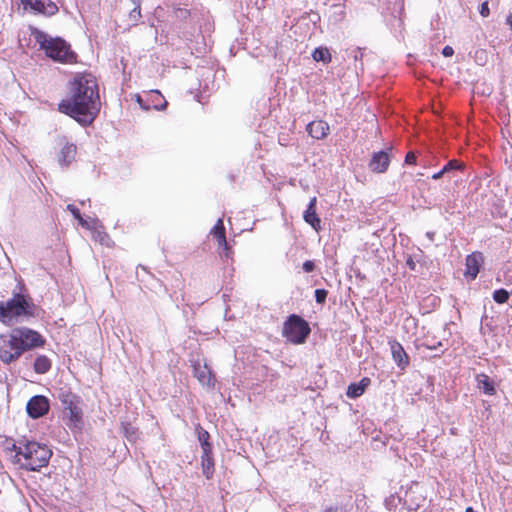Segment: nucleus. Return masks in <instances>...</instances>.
I'll list each match as a JSON object with an SVG mask.
<instances>
[{
	"label": "nucleus",
	"instance_id": "obj_28",
	"mask_svg": "<svg viewBox=\"0 0 512 512\" xmlns=\"http://www.w3.org/2000/svg\"><path fill=\"white\" fill-rule=\"evenodd\" d=\"M315 300L318 304H324L328 295L327 290L325 289H316L315 292Z\"/></svg>",
	"mask_w": 512,
	"mask_h": 512
},
{
	"label": "nucleus",
	"instance_id": "obj_3",
	"mask_svg": "<svg viewBox=\"0 0 512 512\" xmlns=\"http://www.w3.org/2000/svg\"><path fill=\"white\" fill-rule=\"evenodd\" d=\"M51 456L52 451L47 445L25 440L24 447H19L18 456H13L11 461L20 469L39 471L48 465Z\"/></svg>",
	"mask_w": 512,
	"mask_h": 512
},
{
	"label": "nucleus",
	"instance_id": "obj_36",
	"mask_svg": "<svg viewBox=\"0 0 512 512\" xmlns=\"http://www.w3.org/2000/svg\"><path fill=\"white\" fill-rule=\"evenodd\" d=\"M453 54H454V50H453V48L451 46H445L442 49V55L444 57H451Z\"/></svg>",
	"mask_w": 512,
	"mask_h": 512
},
{
	"label": "nucleus",
	"instance_id": "obj_9",
	"mask_svg": "<svg viewBox=\"0 0 512 512\" xmlns=\"http://www.w3.org/2000/svg\"><path fill=\"white\" fill-rule=\"evenodd\" d=\"M58 145L61 146L57 153L58 163L61 167H68L75 160L77 147L74 143L68 142L65 137L59 139Z\"/></svg>",
	"mask_w": 512,
	"mask_h": 512
},
{
	"label": "nucleus",
	"instance_id": "obj_10",
	"mask_svg": "<svg viewBox=\"0 0 512 512\" xmlns=\"http://www.w3.org/2000/svg\"><path fill=\"white\" fill-rule=\"evenodd\" d=\"M390 164V158L387 152L378 151L373 153L372 158L369 162V168L375 173L385 172Z\"/></svg>",
	"mask_w": 512,
	"mask_h": 512
},
{
	"label": "nucleus",
	"instance_id": "obj_39",
	"mask_svg": "<svg viewBox=\"0 0 512 512\" xmlns=\"http://www.w3.org/2000/svg\"><path fill=\"white\" fill-rule=\"evenodd\" d=\"M358 385H362V388H364V391L366 390L367 386L370 384V379L365 377L362 378L360 382L357 383Z\"/></svg>",
	"mask_w": 512,
	"mask_h": 512
},
{
	"label": "nucleus",
	"instance_id": "obj_21",
	"mask_svg": "<svg viewBox=\"0 0 512 512\" xmlns=\"http://www.w3.org/2000/svg\"><path fill=\"white\" fill-rule=\"evenodd\" d=\"M121 430H122L123 435L125 436V438L128 441H130V442L136 441V439L138 437V430L136 427H134L133 425H131L128 422H122Z\"/></svg>",
	"mask_w": 512,
	"mask_h": 512
},
{
	"label": "nucleus",
	"instance_id": "obj_34",
	"mask_svg": "<svg viewBox=\"0 0 512 512\" xmlns=\"http://www.w3.org/2000/svg\"><path fill=\"white\" fill-rule=\"evenodd\" d=\"M24 442H25V440H21L18 442V444L13 443L11 448H9L11 451L15 452L14 456H18L19 447H24Z\"/></svg>",
	"mask_w": 512,
	"mask_h": 512
},
{
	"label": "nucleus",
	"instance_id": "obj_24",
	"mask_svg": "<svg viewBox=\"0 0 512 512\" xmlns=\"http://www.w3.org/2000/svg\"><path fill=\"white\" fill-rule=\"evenodd\" d=\"M67 210H69L71 214L74 216V218L78 220L79 225L86 229L91 228L89 221L82 217L79 209L76 206H74L73 204H68Z\"/></svg>",
	"mask_w": 512,
	"mask_h": 512
},
{
	"label": "nucleus",
	"instance_id": "obj_12",
	"mask_svg": "<svg viewBox=\"0 0 512 512\" xmlns=\"http://www.w3.org/2000/svg\"><path fill=\"white\" fill-rule=\"evenodd\" d=\"M316 204H317V198L312 197L309 201V204H308L306 210L303 213V219L306 223L311 225V227L314 230L318 231L321 229V220L316 213Z\"/></svg>",
	"mask_w": 512,
	"mask_h": 512
},
{
	"label": "nucleus",
	"instance_id": "obj_22",
	"mask_svg": "<svg viewBox=\"0 0 512 512\" xmlns=\"http://www.w3.org/2000/svg\"><path fill=\"white\" fill-rule=\"evenodd\" d=\"M197 432H198V440L201 444L202 452L203 451L211 452L212 446L209 443L210 434L206 430H204L202 427H198Z\"/></svg>",
	"mask_w": 512,
	"mask_h": 512
},
{
	"label": "nucleus",
	"instance_id": "obj_6",
	"mask_svg": "<svg viewBox=\"0 0 512 512\" xmlns=\"http://www.w3.org/2000/svg\"><path fill=\"white\" fill-rule=\"evenodd\" d=\"M310 332L308 322L296 314H291L283 324L282 335L293 344H303Z\"/></svg>",
	"mask_w": 512,
	"mask_h": 512
},
{
	"label": "nucleus",
	"instance_id": "obj_23",
	"mask_svg": "<svg viewBox=\"0 0 512 512\" xmlns=\"http://www.w3.org/2000/svg\"><path fill=\"white\" fill-rule=\"evenodd\" d=\"M312 57L317 62L329 63L331 62V54L326 47H318L313 53Z\"/></svg>",
	"mask_w": 512,
	"mask_h": 512
},
{
	"label": "nucleus",
	"instance_id": "obj_35",
	"mask_svg": "<svg viewBox=\"0 0 512 512\" xmlns=\"http://www.w3.org/2000/svg\"><path fill=\"white\" fill-rule=\"evenodd\" d=\"M405 162L407 164H414L416 162V156L413 152H408L405 156Z\"/></svg>",
	"mask_w": 512,
	"mask_h": 512
},
{
	"label": "nucleus",
	"instance_id": "obj_31",
	"mask_svg": "<svg viewBox=\"0 0 512 512\" xmlns=\"http://www.w3.org/2000/svg\"><path fill=\"white\" fill-rule=\"evenodd\" d=\"M302 268L305 272L310 273L315 269V264L313 261L307 260L303 263Z\"/></svg>",
	"mask_w": 512,
	"mask_h": 512
},
{
	"label": "nucleus",
	"instance_id": "obj_7",
	"mask_svg": "<svg viewBox=\"0 0 512 512\" xmlns=\"http://www.w3.org/2000/svg\"><path fill=\"white\" fill-rule=\"evenodd\" d=\"M58 399L63 405V413L69 421L68 425L78 427L82 423L83 415L80 397L68 390L61 389Z\"/></svg>",
	"mask_w": 512,
	"mask_h": 512
},
{
	"label": "nucleus",
	"instance_id": "obj_20",
	"mask_svg": "<svg viewBox=\"0 0 512 512\" xmlns=\"http://www.w3.org/2000/svg\"><path fill=\"white\" fill-rule=\"evenodd\" d=\"M51 368V361L45 355H39L34 362V370L38 374H45Z\"/></svg>",
	"mask_w": 512,
	"mask_h": 512
},
{
	"label": "nucleus",
	"instance_id": "obj_32",
	"mask_svg": "<svg viewBox=\"0 0 512 512\" xmlns=\"http://www.w3.org/2000/svg\"><path fill=\"white\" fill-rule=\"evenodd\" d=\"M323 512H345L341 505L335 504L324 509Z\"/></svg>",
	"mask_w": 512,
	"mask_h": 512
},
{
	"label": "nucleus",
	"instance_id": "obj_42",
	"mask_svg": "<svg viewBox=\"0 0 512 512\" xmlns=\"http://www.w3.org/2000/svg\"><path fill=\"white\" fill-rule=\"evenodd\" d=\"M134 6H141L142 0H130Z\"/></svg>",
	"mask_w": 512,
	"mask_h": 512
},
{
	"label": "nucleus",
	"instance_id": "obj_18",
	"mask_svg": "<svg viewBox=\"0 0 512 512\" xmlns=\"http://www.w3.org/2000/svg\"><path fill=\"white\" fill-rule=\"evenodd\" d=\"M201 459H202L203 474L206 476L207 479H210L214 473V461L212 458V451L211 452L203 451Z\"/></svg>",
	"mask_w": 512,
	"mask_h": 512
},
{
	"label": "nucleus",
	"instance_id": "obj_4",
	"mask_svg": "<svg viewBox=\"0 0 512 512\" xmlns=\"http://www.w3.org/2000/svg\"><path fill=\"white\" fill-rule=\"evenodd\" d=\"M32 35L47 57L60 63L76 62L77 55L65 40L59 37L52 38L38 29H34Z\"/></svg>",
	"mask_w": 512,
	"mask_h": 512
},
{
	"label": "nucleus",
	"instance_id": "obj_27",
	"mask_svg": "<svg viewBox=\"0 0 512 512\" xmlns=\"http://www.w3.org/2000/svg\"><path fill=\"white\" fill-rule=\"evenodd\" d=\"M464 168V164L455 160V159H452L450 161H448L444 167L442 168V172H445L446 174H449L453 171H456V170H462Z\"/></svg>",
	"mask_w": 512,
	"mask_h": 512
},
{
	"label": "nucleus",
	"instance_id": "obj_15",
	"mask_svg": "<svg viewBox=\"0 0 512 512\" xmlns=\"http://www.w3.org/2000/svg\"><path fill=\"white\" fill-rule=\"evenodd\" d=\"M483 256L481 253L476 252L467 256L466 258V272L465 274L475 279L480 271Z\"/></svg>",
	"mask_w": 512,
	"mask_h": 512
},
{
	"label": "nucleus",
	"instance_id": "obj_8",
	"mask_svg": "<svg viewBox=\"0 0 512 512\" xmlns=\"http://www.w3.org/2000/svg\"><path fill=\"white\" fill-rule=\"evenodd\" d=\"M50 409L49 400L43 395H35L29 399L26 411L32 419H38L48 413Z\"/></svg>",
	"mask_w": 512,
	"mask_h": 512
},
{
	"label": "nucleus",
	"instance_id": "obj_5",
	"mask_svg": "<svg viewBox=\"0 0 512 512\" xmlns=\"http://www.w3.org/2000/svg\"><path fill=\"white\" fill-rule=\"evenodd\" d=\"M30 305L21 294H16L6 302H0V321L13 325L20 316L31 315Z\"/></svg>",
	"mask_w": 512,
	"mask_h": 512
},
{
	"label": "nucleus",
	"instance_id": "obj_38",
	"mask_svg": "<svg viewBox=\"0 0 512 512\" xmlns=\"http://www.w3.org/2000/svg\"><path fill=\"white\" fill-rule=\"evenodd\" d=\"M406 264L407 266L411 269V270H415L416 268V263L414 262L413 258L411 256H409L407 258V261H406Z\"/></svg>",
	"mask_w": 512,
	"mask_h": 512
},
{
	"label": "nucleus",
	"instance_id": "obj_17",
	"mask_svg": "<svg viewBox=\"0 0 512 512\" xmlns=\"http://www.w3.org/2000/svg\"><path fill=\"white\" fill-rule=\"evenodd\" d=\"M477 387L486 395H494L496 392L494 382L488 375L481 373L476 376Z\"/></svg>",
	"mask_w": 512,
	"mask_h": 512
},
{
	"label": "nucleus",
	"instance_id": "obj_14",
	"mask_svg": "<svg viewBox=\"0 0 512 512\" xmlns=\"http://www.w3.org/2000/svg\"><path fill=\"white\" fill-rule=\"evenodd\" d=\"M306 131L312 138L320 140L329 134L330 127L327 122L317 120L310 122L306 127Z\"/></svg>",
	"mask_w": 512,
	"mask_h": 512
},
{
	"label": "nucleus",
	"instance_id": "obj_37",
	"mask_svg": "<svg viewBox=\"0 0 512 512\" xmlns=\"http://www.w3.org/2000/svg\"><path fill=\"white\" fill-rule=\"evenodd\" d=\"M353 58L355 61L361 60L363 58V52L361 48H356L353 50Z\"/></svg>",
	"mask_w": 512,
	"mask_h": 512
},
{
	"label": "nucleus",
	"instance_id": "obj_43",
	"mask_svg": "<svg viewBox=\"0 0 512 512\" xmlns=\"http://www.w3.org/2000/svg\"><path fill=\"white\" fill-rule=\"evenodd\" d=\"M167 106V102L165 101L161 107H156L158 110H163Z\"/></svg>",
	"mask_w": 512,
	"mask_h": 512
},
{
	"label": "nucleus",
	"instance_id": "obj_25",
	"mask_svg": "<svg viewBox=\"0 0 512 512\" xmlns=\"http://www.w3.org/2000/svg\"><path fill=\"white\" fill-rule=\"evenodd\" d=\"M363 393L364 388H362V385H358L357 383H351L347 388L346 395L351 399H355L357 397H360Z\"/></svg>",
	"mask_w": 512,
	"mask_h": 512
},
{
	"label": "nucleus",
	"instance_id": "obj_40",
	"mask_svg": "<svg viewBox=\"0 0 512 512\" xmlns=\"http://www.w3.org/2000/svg\"><path fill=\"white\" fill-rule=\"evenodd\" d=\"M446 173L445 172H442V169L440 171H438L437 173H434L432 175V179L434 180H438L440 178H442Z\"/></svg>",
	"mask_w": 512,
	"mask_h": 512
},
{
	"label": "nucleus",
	"instance_id": "obj_2",
	"mask_svg": "<svg viewBox=\"0 0 512 512\" xmlns=\"http://www.w3.org/2000/svg\"><path fill=\"white\" fill-rule=\"evenodd\" d=\"M44 343V338L38 332L26 327L15 328L9 334L0 335V360L10 364L24 352L41 347Z\"/></svg>",
	"mask_w": 512,
	"mask_h": 512
},
{
	"label": "nucleus",
	"instance_id": "obj_41",
	"mask_svg": "<svg viewBox=\"0 0 512 512\" xmlns=\"http://www.w3.org/2000/svg\"><path fill=\"white\" fill-rule=\"evenodd\" d=\"M439 346H442V343L441 342H438L437 345L436 344H433V345H427V348L428 349H431V350H435L437 349Z\"/></svg>",
	"mask_w": 512,
	"mask_h": 512
},
{
	"label": "nucleus",
	"instance_id": "obj_19",
	"mask_svg": "<svg viewBox=\"0 0 512 512\" xmlns=\"http://www.w3.org/2000/svg\"><path fill=\"white\" fill-rule=\"evenodd\" d=\"M212 233L218 240L220 246H224L225 250H228L227 240L225 237V227L222 219H218L217 223L213 227Z\"/></svg>",
	"mask_w": 512,
	"mask_h": 512
},
{
	"label": "nucleus",
	"instance_id": "obj_44",
	"mask_svg": "<svg viewBox=\"0 0 512 512\" xmlns=\"http://www.w3.org/2000/svg\"><path fill=\"white\" fill-rule=\"evenodd\" d=\"M427 236L429 237L430 240H433L434 233L433 232H428Z\"/></svg>",
	"mask_w": 512,
	"mask_h": 512
},
{
	"label": "nucleus",
	"instance_id": "obj_26",
	"mask_svg": "<svg viewBox=\"0 0 512 512\" xmlns=\"http://www.w3.org/2000/svg\"><path fill=\"white\" fill-rule=\"evenodd\" d=\"M510 293L506 289H497L493 292V300L498 304H504L508 301Z\"/></svg>",
	"mask_w": 512,
	"mask_h": 512
},
{
	"label": "nucleus",
	"instance_id": "obj_30",
	"mask_svg": "<svg viewBox=\"0 0 512 512\" xmlns=\"http://www.w3.org/2000/svg\"><path fill=\"white\" fill-rule=\"evenodd\" d=\"M95 239L106 246H109V242L111 241L107 233L100 231L96 232Z\"/></svg>",
	"mask_w": 512,
	"mask_h": 512
},
{
	"label": "nucleus",
	"instance_id": "obj_11",
	"mask_svg": "<svg viewBox=\"0 0 512 512\" xmlns=\"http://www.w3.org/2000/svg\"><path fill=\"white\" fill-rule=\"evenodd\" d=\"M28 7L40 14L52 16L57 13L58 7L51 0H32L28 3Z\"/></svg>",
	"mask_w": 512,
	"mask_h": 512
},
{
	"label": "nucleus",
	"instance_id": "obj_13",
	"mask_svg": "<svg viewBox=\"0 0 512 512\" xmlns=\"http://www.w3.org/2000/svg\"><path fill=\"white\" fill-rule=\"evenodd\" d=\"M391 353L393 360L396 362L397 366L401 369H404L409 364V357L405 352L403 346L397 342L396 340L389 342Z\"/></svg>",
	"mask_w": 512,
	"mask_h": 512
},
{
	"label": "nucleus",
	"instance_id": "obj_45",
	"mask_svg": "<svg viewBox=\"0 0 512 512\" xmlns=\"http://www.w3.org/2000/svg\"><path fill=\"white\" fill-rule=\"evenodd\" d=\"M465 512H476L472 507L466 508Z\"/></svg>",
	"mask_w": 512,
	"mask_h": 512
},
{
	"label": "nucleus",
	"instance_id": "obj_29",
	"mask_svg": "<svg viewBox=\"0 0 512 512\" xmlns=\"http://www.w3.org/2000/svg\"><path fill=\"white\" fill-rule=\"evenodd\" d=\"M141 17V6H134L129 13V19L135 24Z\"/></svg>",
	"mask_w": 512,
	"mask_h": 512
},
{
	"label": "nucleus",
	"instance_id": "obj_16",
	"mask_svg": "<svg viewBox=\"0 0 512 512\" xmlns=\"http://www.w3.org/2000/svg\"><path fill=\"white\" fill-rule=\"evenodd\" d=\"M194 375L203 386L210 387V386L214 385L212 372L206 364L195 365L194 366Z\"/></svg>",
	"mask_w": 512,
	"mask_h": 512
},
{
	"label": "nucleus",
	"instance_id": "obj_33",
	"mask_svg": "<svg viewBox=\"0 0 512 512\" xmlns=\"http://www.w3.org/2000/svg\"><path fill=\"white\" fill-rule=\"evenodd\" d=\"M489 13H490V10H489V6H488V2L485 1L481 4L480 14L482 17H488Z\"/></svg>",
	"mask_w": 512,
	"mask_h": 512
},
{
	"label": "nucleus",
	"instance_id": "obj_1",
	"mask_svg": "<svg viewBox=\"0 0 512 512\" xmlns=\"http://www.w3.org/2000/svg\"><path fill=\"white\" fill-rule=\"evenodd\" d=\"M58 109L82 126L90 125L101 109L97 79L91 73H77L69 82L68 95Z\"/></svg>",
	"mask_w": 512,
	"mask_h": 512
}]
</instances>
